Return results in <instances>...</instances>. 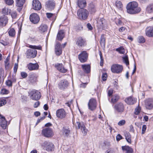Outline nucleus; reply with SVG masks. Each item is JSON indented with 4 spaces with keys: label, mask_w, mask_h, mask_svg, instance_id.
<instances>
[{
    "label": "nucleus",
    "mask_w": 153,
    "mask_h": 153,
    "mask_svg": "<svg viewBox=\"0 0 153 153\" xmlns=\"http://www.w3.org/2000/svg\"><path fill=\"white\" fill-rule=\"evenodd\" d=\"M70 131L69 128L63 127V134L65 137H68L70 134Z\"/></svg>",
    "instance_id": "obj_35"
},
{
    "label": "nucleus",
    "mask_w": 153,
    "mask_h": 153,
    "mask_svg": "<svg viewBox=\"0 0 153 153\" xmlns=\"http://www.w3.org/2000/svg\"><path fill=\"white\" fill-rule=\"evenodd\" d=\"M146 35L149 37H153V27H147L146 30Z\"/></svg>",
    "instance_id": "obj_26"
},
{
    "label": "nucleus",
    "mask_w": 153,
    "mask_h": 153,
    "mask_svg": "<svg viewBox=\"0 0 153 153\" xmlns=\"http://www.w3.org/2000/svg\"><path fill=\"white\" fill-rule=\"evenodd\" d=\"M105 153H114V151L112 149H109L106 150Z\"/></svg>",
    "instance_id": "obj_59"
},
{
    "label": "nucleus",
    "mask_w": 153,
    "mask_h": 153,
    "mask_svg": "<svg viewBox=\"0 0 153 153\" xmlns=\"http://www.w3.org/2000/svg\"><path fill=\"white\" fill-rule=\"evenodd\" d=\"M77 14L79 19L85 20L87 18L89 13L86 9H82L78 10Z\"/></svg>",
    "instance_id": "obj_4"
},
{
    "label": "nucleus",
    "mask_w": 153,
    "mask_h": 153,
    "mask_svg": "<svg viewBox=\"0 0 153 153\" xmlns=\"http://www.w3.org/2000/svg\"><path fill=\"white\" fill-rule=\"evenodd\" d=\"M105 20L103 18L100 19L97 22V26L100 28H102Z\"/></svg>",
    "instance_id": "obj_33"
},
{
    "label": "nucleus",
    "mask_w": 153,
    "mask_h": 153,
    "mask_svg": "<svg viewBox=\"0 0 153 153\" xmlns=\"http://www.w3.org/2000/svg\"><path fill=\"white\" fill-rule=\"evenodd\" d=\"M69 85V83L67 80L63 79L60 81L58 84V86L59 89L64 90L68 87Z\"/></svg>",
    "instance_id": "obj_11"
},
{
    "label": "nucleus",
    "mask_w": 153,
    "mask_h": 153,
    "mask_svg": "<svg viewBox=\"0 0 153 153\" xmlns=\"http://www.w3.org/2000/svg\"><path fill=\"white\" fill-rule=\"evenodd\" d=\"M48 27L46 25L42 24L39 27V29L41 32H44L47 31Z\"/></svg>",
    "instance_id": "obj_32"
},
{
    "label": "nucleus",
    "mask_w": 153,
    "mask_h": 153,
    "mask_svg": "<svg viewBox=\"0 0 153 153\" xmlns=\"http://www.w3.org/2000/svg\"><path fill=\"white\" fill-rule=\"evenodd\" d=\"M137 41L140 43H143L145 42V39L143 36H140L138 37Z\"/></svg>",
    "instance_id": "obj_42"
},
{
    "label": "nucleus",
    "mask_w": 153,
    "mask_h": 153,
    "mask_svg": "<svg viewBox=\"0 0 153 153\" xmlns=\"http://www.w3.org/2000/svg\"><path fill=\"white\" fill-rule=\"evenodd\" d=\"M145 106L146 109L150 110L153 108V99L148 98L144 101Z\"/></svg>",
    "instance_id": "obj_8"
},
{
    "label": "nucleus",
    "mask_w": 153,
    "mask_h": 153,
    "mask_svg": "<svg viewBox=\"0 0 153 153\" xmlns=\"http://www.w3.org/2000/svg\"><path fill=\"white\" fill-rule=\"evenodd\" d=\"M76 124L79 129H80L83 133L86 135L88 131V129H86L85 126L83 123L77 122Z\"/></svg>",
    "instance_id": "obj_17"
},
{
    "label": "nucleus",
    "mask_w": 153,
    "mask_h": 153,
    "mask_svg": "<svg viewBox=\"0 0 153 153\" xmlns=\"http://www.w3.org/2000/svg\"><path fill=\"white\" fill-rule=\"evenodd\" d=\"M56 115L58 118L63 119L66 117V113L64 109L60 108L56 111Z\"/></svg>",
    "instance_id": "obj_10"
},
{
    "label": "nucleus",
    "mask_w": 153,
    "mask_h": 153,
    "mask_svg": "<svg viewBox=\"0 0 153 153\" xmlns=\"http://www.w3.org/2000/svg\"><path fill=\"white\" fill-rule=\"evenodd\" d=\"M28 69L30 71L37 70L39 68V65L37 63L33 64L30 63L27 65Z\"/></svg>",
    "instance_id": "obj_25"
},
{
    "label": "nucleus",
    "mask_w": 153,
    "mask_h": 153,
    "mask_svg": "<svg viewBox=\"0 0 153 153\" xmlns=\"http://www.w3.org/2000/svg\"><path fill=\"white\" fill-rule=\"evenodd\" d=\"M82 69L86 73H88L90 72L91 67L89 65H82Z\"/></svg>",
    "instance_id": "obj_28"
},
{
    "label": "nucleus",
    "mask_w": 153,
    "mask_h": 153,
    "mask_svg": "<svg viewBox=\"0 0 153 153\" xmlns=\"http://www.w3.org/2000/svg\"><path fill=\"white\" fill-rule=\"evenodd\" d=\"M146 11L148 13H153V4H150L147 6Z\"/></svg>",
    "instance_id": "obj_34"
},
{
    "label": "nucleus",
    "mask_w": 153,
    "mask_h": 153,
    "mask_svg": "<svg viewBox=\"0 0 153 153\" xmlns=\"http://www.w3.org/2000/svg\"><path fill=\"white\" fill-rule=\"evenodd\" d=\"M29 47L30 48L28 49L25 53L28 59L33 58L36 57L37 52L36 49L41 50L42 49V47L40 45H30Z\"/></svg>",
    "instance_id": "obj_2"
},
{
    "label": "nucleus",
    "mask_w": 153,
    "mask_h": 153,
    "mask_svg": "<svg viewBox=\"0 0 153 153\" xmlns=\"http://www.w3.org/2000/svg\"><path fill=\"white\" fill-rule=\"evenodd\" d=\"M25 2V0H17L16 5L19 7H22Z\"/></svg>",
    "instance_id": "obj_41"
},
{
    "label": "nucleus",
    "mask_w": 153,
    "mask_h": 153,
    "mask_svg": "<svg viewBox=\"0 0 153 153\" xmlns=\"http://www.w3.org/2000/svg\"><path fill=\"white\" fill-rule=\"evenodd\" d=\"M123 67L122 65L118 64L112 65L111 67V71L114 73H119L122 72Z\"/></svg>",
    "instance_id": "obj_7"
},
{
    "label": "nucleus",
    "mask_w": 153,
    "mask_h": 153,
    "mask_svg": "<svg viewBox=\"0 0 153 153\" xmlns=\"http://www.w3.org/2000/svg\"><path fill=\"white\" fill-rule=\"evenodd\" d=\"M6 85L9 86H12V82L10 80H8L6 82Z\"/></svg>",
    "instance_id": "obj_56"
},
{
    "label": "nucleus",
    "mask_w": 153,
    "mask_h": 153,
    "mask_svg": "<svg viewBox=\"0 0 153 153\" xmlns=\"http://www.w3.org/2000/svg\"><path fill=\"white\" fill-rule=\"evenodd\" d=\"M55 66L57 69L61 72L65 73L67 71V69L64 68L62 64V63L57 64L55 65Z\"/></svg>",
    "instance_id": "obj_24"
},
{
    "label": "nucleus",
    "mask_w": 153,
    "mask_h": 153,
    "mask_svg": "<svg viewBox=\"0 0 153 153\" xmlns=\"http://www.w3.org/2000/svg\"><path fill=\"white\" fill-rule=\"evenodd\" d=\"M77 4L80 8L84 7L86 5V2L85 0H78Z\"/></svg>",
    "instance_id": "obj_30"
},
{
    "label": "nucleus",
    "mask_w": 153,
    "mask_h": 153,
    "mask_svg": "<svg viewBox=\"0 0 153 153\" xmlns=\"http://www.w3.org/2000/svg\"><path fill=\"white\" fill-rule=\"evenodd\" d=\"M116 51L121 54H124L125 53V49L123 47H120L119 48H117Z\"/></svg>",
    "instance_id": "obj_43"
},
{
    "label": "nucleus",
    "mask_w": 153,
    "mask_h": 153,
    "mask_svg": "<svg viewBox=\"0 0 153 153\" xmlns=\"http://www.w3.org/2000/svg\"><path fill=\"white\" fill-rule=\"evenodd\" d=\"M39 105L40 102L39 101H37L34 104L33 106L35 108H36Z\"/></svg>",
    "instance_id": "obj_62"
},
{
    "label": "nucleus",
    "mask_w": 153,
    "mask_h": 153,
    "mask_svg": "<svg viewBox=\"0 0 153 153\" xmlns=\"http://www.w3.org/2000/svg\"><path fill=\"white\" fill-rule=\"evenodd\" d=\"M55 5V2L52 0H49L46 2V6L49 10H51L54 8Z\"/></svg>",
    "instance_id": "obj_20"
},
{
    "label": "nucleus",
    "mask_w": 153,
    "mask_h": 153,
    "mask_svg": "<svg viewBox=\"0 0 153 153\" xmlns=\"http://www.w3.org/2000/svg\"><path fill=\"white\" fill-rule=\"evenodd\" d=\"M122 136L120 134H118L116 136V140L117 141H119L122 139Z\"/></svg>",
    "instance_id": "obj_60"
},
{
    "label": "nucleus",
    "mask_w": 153,
    "mask_h": 153,
    "mask_svg": "<svg viewBox=\"0 0 153 153\" xmlns=\"http://www.w3.org/2000/svg\"><path fill=\"white\" fill-rule=\"evenodd\" d=\"M65 32L63 30L59 31L56 36V39L59 41H62L65 37Z\"/></svg>",
    "instance_id": "obj_27"
},
{
    "label": "nucleus",
    "mask_w": 153,
    "mask_h": 153,
    "mask_svg": "<svg viewBox=\"0 0 153 153\" xmlns=\"http://www.w3.org/2000/svg\"><path fill=\"white\" fill-rule=\"evenodd\" d=\"M91 11L92 12H95V6L93 4H91L90 6Z\"/></svg>",
    "instance_id": "obj_58"
},
{
    "label": "nucleus",
    "mask_w": 153,
    "mask_h": 153,
    "mask_svg": "<svg viewBox=\"0 0 153 153\" xmlns=\"http://www.w3.org/2000/svg\"><path fill=\"white\" fill-rule=\"evenodd\" d=\"M107 75L106 73H104L102 74V78L103 81L106 80L107 78Z\"/></svg>",
    "instance_id": "obj_53"
},
{
    "label": "nucleus",
    "mask_w": 153,
    "mask_h": 153,
    "mask_svg": "<svg viewBox=\"0 0 153 153\" xmlns=\"http://www.w3.org/2000/svg\"><path fill=\"white\" fill-rule=\"evenodd\" d=\"M88 108L91 111L95 109L97 106V102L94 98L91 99L88 104Z\"/></svg>",
    "instance_id": "obj_13"
},
{
    "label": "nucleus",
    "mask_w": 153,
    "mask_h": 153,
    "mask_svg": "<svg viewBox=\"0 0 153 153\" xmlns=\"http://www.w3.org/2000/svg\"><path fill=\"white\" fill-rule=\"evenodd\" d=\"M0 126L3 129L6 128L7 125V121L6 120L5 117L2 116L0 114Z\"/></svg>",
    "instance_id": "obj_19"
},
{
    "label": "nucleus",
    "mask_w": 153,
    "mask_h": 153,
    "mask_svg": "<svg viewBox=\"0 0 153 153\" xmlns=\"http://www.w3.org/2000/svg\"><path fill=\"white\" fill-rule=\"evenodd\" d=\"M115 6L118 9H121L123 7V5L121 2L117 1L115 3Z\"/></svg>",
    "instance_id": "obj_44"
},
{
    "label": "nucleus",
    "mask_w": 153,
    "mask_h": 153,
    "mask_svg": "<svg viewBox=\"0 0 153 153\" xmlns=\"http://www.w3.org/2000/svg\"><path fill=\"white\" fill-rule=\"evenodd\" d=\"M53 15V14L51 13H47L46 16L48 18H51Z\"/></svg>",
    "instance_id": "obj_61"
},
{
    "label": "nucleus",
    "mask_w": 153,
    "mask_h": 153,
    "mask_svg": "<svg viewBox=\"0 0 153 153\" xmlns=\"http://www.w3.org/2000/svg\"><path fill=\"white\" fill-rule=\"evenodd\" d=\"M101 145L102 147H106L110 145V143L107 141H104L103 143H101Z\"/></svg>",
    "instance_id": "obj_46"
},
{
    "label": "nucleus",
    "mask_w": 153,
    "mask_h": 153,
    "mask_svg": "<svg viewBox=\"0 0 153 153\" xmlns=\"http://www.w3.org/2000/svg\"><path fill=\"white\" fill-rule=\"evenodd\" d=\"M4 74V71L1 69H0V83H1V79L2 78L3 79V75Z\"/></svg>",
    "instance_id": "obj_49"
},
{
    "label": "nucleus",
    "mask_w": 153,
    "mask_h": 153,
    "mask_svg": "<svg viewBox=\"0 0 153 153\" xmlns=\"http://www.w3.org/2000/svg\"><path fill=\"white\" fill-rule=\"evenodd\" d=\"M6 103V101L4 98L0 99V106L4 105Z\"/></svg>",
    "instance_id": "obj_47"
},
{
    "label": "nucleus",
    "mask_w": 153,
    "mask_h": 153,
    "mask_svg": "<svg viewBox=\"0 0 153 153\" xmlns=\"http://www.w3.org/2000/svg\"><path fill=\"white\" fill-rule=\"evenodd\" d=\"M105 39L104 35H102L101 36L100 43L102 47H105Z\"/></svg>",
    "instance_id": "obj_38"
},
{
    "label": "nucleus",
    "mask_w": 153,
    "mask_h": 153,
    "mask_svg": "<svg viewBox=\"0 0 153 153\" xmlns=\"http://www.w3.org/2000/svg\"><path fill=\"white\" fill-rule=\"evenodd\" d=\"M147 128L146 126L145 125H143L142 129V132L141 134H144L146 131Z\"/></svg>",
    "instance_id": "obj_51"
},
{
    "label": "nucleus",
    "mask_w": 153,
    "mask_h": 153,
    "mask_svg": "<svg viewBox=\"0 0 153 153\" xmlns=\"http://www.w3.org/2000/svg\"><path fill=\"white\" fill-rule=\"evenodd\" d=\"M38 75L35 73H32L30 74L29 76L28 81L32 84H34L37 81Z\"/></svg>",
    "instance_id": "obj_12"
},
{
    "label": "nucleus",
    "mask_w": 153,
    "mask_h": 153,
    "mask_svg": "<svg viewBox=\"0 0 153 153\" xmlns=\"http://www.w3.org/2000/svg\"><path fill=\"white\" fill-rule=\"evenodd\" d=\"M114 108L118 112H122L124 110V106L122 103L116 104L114 106Z\"/></svg>",
    "instance_id": "obj_22"
},
{
    "label": "nucleus",
    "mask_w": 153,
    "mask_h": 153,
    "mask_svg": "<svg viewBox=\"0 0 153 153\" xmlns=\"http://www.w3.org/2000/svg\"><path fill=\"white\" fill-rule=\"evenodd\" d=\"M8 18L7 16H2L0 18V27L5 26L8 22Z\"/></svg>",
    "instance_id": "obj_21"
},
{
    "label": "nucleus",
    "mask_w": 153,
    "mask_h": 153,
    "mask_svg": "<svg viewBox=\"0 0 153 153\" xmlns=\"http://www.w3.org/2000/svg\"><path fill=\"white\" fill-rule=\"evenodd\" d=\"M126 121L124 120H120L118 123V125L122 126L125 124Z\"/></svg>",
    "instance_id": "obj_54"
},
{
    "label": "nucleus",
    "mask_w": 153,
    "mask_h": 153,
    "mask_svg": "<svg viewBox=\"0 0 153 153\" xmlns=\"http://www.w3.org/2000/svg\"><path fill=\"white\" fill-rule=\"evenodd\" d=\"M13 19H15L16 18L17 16V13L16 11H12L10 10V13H9Z\"/></svg>",
    "instance_id": "obj_45"
},
{
    "label": "nucleus",
    "mask_w": 153,
    "mask_h": 153,
    "mask_svg": "<svg viewBox=\"0 0 153 153\" xmlns=\"http://www.w3.org/2000/svg\"><path fill=\"white\" fill-rule=\"evenodd\" d=\"M30 19L32 23L37 24L39 21V18L36 13H33L30 15Z\"/></svg>",
    "instance_id": "obj_14"
},
{
    "label": "nucleus",
    "mask_w": 153,
    "mask_h": 153,
    "mask_svg": "<svg viewBox=\"0 0 153 153\" xmlns=\"http://www.w3.org/2000/svg\"><path fill=\"white\" fill-rule=\"evenodd\" d=\"M122 148L123 151H126L125 153H132L133 150L132 149L128 146H122Z\"/></svg>",
    "instance_id": "obj_29"
},
{
    "label": "nucleus",
    "mask_w": 153,
    "mask_h": 153,
    "mask_svg": "<svg viewBox=\"0 0 153 153\" xmlns=\"http://www.w3.org/2000/svg\"><path fill=\"white\" fill-rule=\"evenodd\" d=\"M9 35L11 37L14 36L16 34L15 30L13 28H10L8 31Z\"/></svg>",
    "instance_id": "obj_39"
},
{
    "label": "nucleus",
    "mask_w": 153,
    "mask_h": 153,
    "mask_svg": "<svg viewBox=\"0 0 153 153\" xmlns=\"http://www.w3.org/2000/svg\"><path fill=\"white\" fill-rule=\"evenodd\" d=\"M10 9L6 7H4L2 10V13L4 15H8L9 13H10Z\"/></svg>",
    "instance_id": "obj_36"
},
{
    "label": "nucleus",
    "mask_w": 153,
    "mask_h": 153,
    "mask_svg": "<svg viewBox=\"0 0 153 153\" xmlns=\"http://www.w3.org/2000/svg\"><path fill=\"white\" fill-rule=\"evenodd\" d=\"M126 139L127 141L129 143H131V135L128 132H126L125 134Z\"/></svg>",
    "instance_id": "obj_37"
},
{
    "label": "nucleus",
    "mask_w": 153,
    "mask_h": 153,
    "mask_svg": "<svg viewBox=\"0 0 153 153\" xmlns=\"http://www.w3.org/2000/svg\"><path fill=\"white\" fill-rule=\"evenodd\" d=\"M18 68V64L17 63H15L14 65V67L13 69H14V72L15 73H16L17 69Z\"/></svg>",
    "instance_id": "obj_57"
},
{
    "label": "nucleus",
    "mask_w": 153,
    "mask_h": 153,
    "mask_svg": "<svg viewBox=\"0 0 153 153\" xmlns=\"http://www.w3.org/2000/svg\"><path fill=\"white\" fill-rule=\"evenodd\" d=\"M42 134L44 136L47 137H51L54 134L52 129L49 127L43 129L42 131Z\"/></svg>",
    "instance_id": "obj_5"
},
{
    "label": "nucleus",
    "mask_w": 153,
    "mask_h": 153,
    "mask_svg": "<svg viewBox=\"0 0 153 153\" xmlns=\"http://www.w3.org/2000/svg\"><path fill=\"white\" fill-rule=\"evenodd\" d=\"M119 99V96L115 94L112 96L111 100V102H112L114 103L117 102L118 100Z\"/></svg>",
    "instance_id": "obj_40"
},
{
    "label": "nucleus",
    "mask_w": 153,
    "mask_h": 153,
    "mask_svg": "<svg viewBox=\"0 0 153 153\" xmlns=\"http://www.w3.org/2000/svg\"><path fill=\"white\" fill-rule=\"evenodd\" d=\"M4 1L6 4L9 5H12L14 2L13 0H4Z\"/></svg>",
    "instance_id": "obj_48"
},
{
    "label": "nucleus",
    "mask_w": 153,
    "mask_h": 153,
    "mask_svg": "<svg viewBox=\"0 0 153 153\" xmlns=\"http://www.w3.org/2000/svg\"><path fill=\"white\" fill-rule=\"evenodd\" d=\"M32 6L36 10H39L42 8L41 3L38 0H33L32 2Z\"/></svg>",
    "instance_id": "obj_18"
},
{
    "label": "nucleus",
    "mask_w": 153,
    "mask_h": 153,
    "mask_svg": "<svg viewBox=\"0 0 153 153\" xmlns=\"http://www.w3.org/2000/svg\"><path fill=\"white\" fill-rule=\"evenodd\" d=\"M42 147L47 151L52 152L54 151V146L51 143L45 141L41 144Z\"/></svg>",
    "instance_id": "obj_3"
},
{
    "label": "nucleus",
    "mask_w": 153,
    "mask_h": 153,
    "mask_svg": "<svg viewBox=\"0 0 153 153\" xmlns=\"http://www.w3.org/2000/svg\"><path fill=\"white\" fill-rule=\"evenodd\" d=\"M76 45L79 47H83L86 45V41L82 37H78L76 40Z\"/></svg>",
    "instance_id": "obj_16"
},
{
    "label": "nucleus",
    "mask_w": 153,
    "mask_h": 153,
    "mask_svg": "<svg viewBox=\"0 0 153 153\" xmlns=\"http://www.w3.org/2000/svg\"><path fill=\"white\" fill-rule=\"evenodd\" d=\"M123 59L124 62L126 64V65H128L129 64L128 57L127 56H125L123 57Z\"/></svg>",
    "instance_id": "obj_50"
},
{
    "label": "nucleus",
    "mask_w": 153,
    "mask_h": 153,
    "mask_svg": "<svg viewBox=\"0 0 153 153\" xmlns=\"http://www.w3.org/2000/svg\"><path fill=\"white\" fill-rule=\"evenodd\" d=\"M88 57V54L85 51H82L78 55V58L81 62L83 63L86 61Z\"/></svg>",
    "instance_id": "obj_9"
},
{
    "label": "nucleus",
    "mask_w": 153,
    "mask_h": 153,
    "mask_svg": "<svg viewBox=\"0 0 153 153\" xmlns=\"http://www.w3.org/2000/svg\"><path fill=\"white\" fill-rule=\"evenodd\" d=\"M55 52L57 56H59L62 54V48L61 44L59 42H56L55 46Z\"/></svg>",
    "instance_id": "obj_15"
},
{
    "label": "nucleus",
    "mask_w": 153,
    "mask_h": 153,
    "mask_svg": "<svg viewBox=\"0 0 153 153\" xmlns=\"http://www.w3.org/2000/svg\"><path fill=\"white\" fill-rule=\"evenodd\" d=\"M127 12L130 14H135L141 11L140 8L138 7V4L136 1L129 2L126 6Z\"/></svg>",
    "instance_id": "obj_1"
},
{
    "label": "nucleus",
    "mask_w": 153,
    "mask_h": 153,
    "mask_svg": "<svg viewBox=\"0 0 153 153\" xmlns=\"http://www.w3.org/2000/svg\"><path fill=\"white\" fill-rule=\"evenodd\" d=\"M137 101L136 98L132 97H130L126 98L125 99V102L128 105H131L134 104Z\"/></svg>",
    "instance_id": "obj_23"
},
{
    "label": "nucleus",
    "mask_w": 153,
    "mask_h": 153,
    "mask_svg": "<svg viewBox=\"0 0 153 153\" xmlns=\"http://www.w3.org/2000/svg\"><path fill=\"white\" fill-rule=\"evenodd\" d=\"M114 22L115 24L118 26H120L123 24V22L122 21L121 19L118 16L114 19Z\"/></svg>",
    "instance_id": "obj_31"
},
{
    "label": "nucleus",
    "mask_w": 153,
    "mask_h": 153,
    "mask_svg": "<svg viewBox=\"0 0 153 153\" xmlns=\"http://www.w3.org/2000/svg\"><path fill=\"white\" fill-rule=\"evenodd\" d=\"M87 27L88 29L90 30H92L93 27L91 25L90 23H88L87 25Z\"/></svg>",
    "instance_id": "obj_63"
},
{
    "label": "nucleus",
    "mask_w": 153,
    "mask_h": 153,
    "mask_svg": "<svg viewBox=\"0 0 153 153\" xmlns=\"http://www.w3.org/2000/svg\"><path fill=\"white\" fill-rule=\"evenodd\" d=\"M8 91L6 89H4L1 90V93L3 94H7V93Z\"/></svg>",
    "instance_id": "obj_64"
},
{
    "label": "nucleus",
    "mask_w": 153,
    "mask_h": 153,
    "mask_svg": "<svg viewBox=\"0 0 153 153\" xmlns=\"http://www.w3.org/2000/svg\"><path fill=\"white\" fill-rule=\"evenodd\" d=\"M30 95L31 99L36 100H39L41 97L40 93L36 90L31 91L30 93Z\"/></svg>",
    "instance_id": "obj_6"
},
{
    "label": "nucleus",
    "mask_w": 153,
    "mask_h": 153,
    "mask_svg": "<svg viewBox=\"0 0 153 153\" xmlns=\"http://www.w3.org/2000/svg\"><path fill=\"white\" fill-rule=\"evenodd\" d=\"M21 75L22 77L23 78H26L27 76V74L24 72H22L21 73Z\"/></svg>",
    "instance_id": "obj_55"
},
{
    "label": "nucleus",
    "mask_w": 153,
    "mask_h": 153,
    "mask_svg": "<svg viewBox=\"0 0 153 153\" xmlns=\"http://www.w3.org/2000/svg\"><path fill=\"white\" fill-rule=\"evenodd\" d=\"M113 90L112 89H109L108 91V97H110L113 94Z\"/></svg>",
    "instance_id": "obj_52"
}]
</instances>
